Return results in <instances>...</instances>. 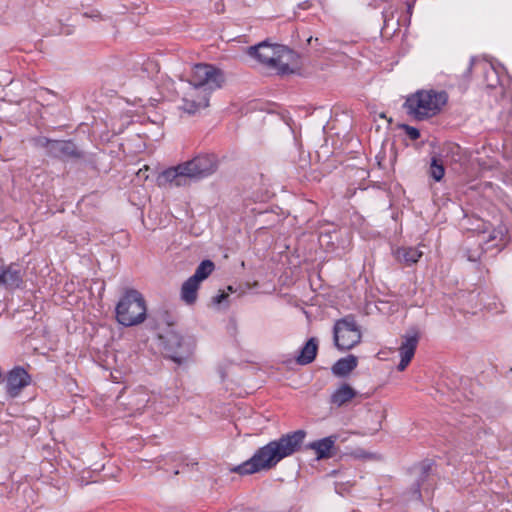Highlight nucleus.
Segmentation results:
<instances>
[{
  "instance_id": "obj_1",
  "label": "nucleus",
  "mask_w": 512,
  "mask_h": 512,
  "mask_svg": "<svg viewBox=\"0 0 512 512\" xmlns=\"http://www.w3.org/2000/svg\"><path fill=\"white\" fill-rule=\"evenodd\" d=\"M305 436L306 433L303 430L282 435L257 449L250 459L235 466L231 471L239 475H251L271 470L284 458L299 451Z\"/></svg>"
},
{
  "instance_id": "obj_2",
  "label": "nucleus",
  "mask_w": 512,
  "mask_h": 512,
  "mask_svg": "<svg viewBox=\"0 0 512 512\" xmlns=\"http://www.w3.org/2000/svg\"><path fill=\"white\" fill-rule=\"evenodd\" d=\"M223 74L209 64H197L193 67L189 85L184 92L181 108L188 114H195L209 105L212 91L221 87Z\"/></svg>"
},
{
  "instance_id": "obj_3",
  "label": "nucleus",
  "mask_w": 512,
  "mask_h": 512,
  "mask_svg": "<svg viewBox=\"0 0 512 512\" xmlns=\"http://www.w3.org/2000/svg\"><path fill=\"white\" fill-rule=\"evenodd\" d=\"M248 54L258 59L268 68L276 70L278 74L285 75L294 72L290 68V64L294 60L295 54L284 45L270 44L263 41L249 47Z\"/></svg>"
},
{
  "instance_id": "obj_4",
  "label": "nucleus",
  "mask_w": 512,
  "mask_h": 512,
  "mask_svg": "<svg viewBox=\"0 0 512 512\" xmlns=\"http://www.w3.org/2000/svg\"><path fill=\"white\" fill-rule=\"evenodd\" d=\"M117 322L125 327H132L144 322L147 307L144 297L135 289H129L120 298L115 308Z\"/></svg>"
},
{
  "instance_id": "obj_5",
  "label": "nucleus",
  "mask_w": 512,
  "mask_h": 512,
  "mask_svg": "<svg viewBox=\"0 0 512 512\" xmlns=\"http://www.w3.org/2000/svg\"><path fill=\"white\" fill-rule=\"evenodd\" d=\"M446 102L445 92L419 91L406 99L404 107L410 116L423 120L436 115Z\"/></svg>"
},
{
  "instance_id": "obj_6",
  "label": "nucleus",
  "mask_w": 512,
  "mask_h": 512,
  "mask_svg": "<svg viewBox=\"0 0 512 512\" xmlns=\"http://www.w3.org/2000/svg\"><path fill=\"white\" fill-rule=\"evenodd\" d=\"M159 339L165 355L177 364L186 362L193 354L194 340L190 337H183L172 329L165 334H160Z\"/></svg>"
},
{
  "instance_id": "obj_7",
  "label": "nucleus",
  "mask_w": 512,
  "mask_h": 512,
  "mask_svg": "<svg viewBox=\"0 0 512 512\" xmlns=\"http://www.w3.org/2000/svg\"><path fill=\"white\" fill-rule=\"evenodd\" d=\"M334 343L339 350H350L361 341V331L354 316L339 319L333 328Z\"/></svg>"
},
{
  "instance_id": "obj_8",
  "label": "nucleus",
  "mask_w": 512,
  "mask_h": 512,
  "mask_svg": "<svg viewBox=\"0 0 512 512\" xmlns=\"http://www.w3.org/2000/svg\"><path fill=\"white\" fill-rule=\"evenodd\" d=\"M162 178L177 187L185 186L190 180L205 178L196 159L181 163L176 167H171L162 173Z\"/></svg>"
},
{
  "instance_id": "obj_9",
  "label": "nucleus",
  "mask_w": 512,
  "mask_h": 512,
  "mask_svg": "<svg viewBox=\"0 0 512 512\" xmlns=\"http://www.w3.org/2000/svg\"><path fill=\"white\" fill-rule=\"evenodd\" d=\"M37 144L46 148V152L49 156L61 160H77L84 156L83 152L71 140H50L42 137L37 140Z\"/></svg>"
},
{
  "instance_id": "obj_10",
  "label": "nucleus",
  "mask_w": 512,
  "mask_h": 512,
  "mask_svg": "<svg viewBox=\"0 0 512 512\" xmlns=\"http://www.w3.org/2000/svg\"><path fill=\"white\" fill-rule=\"evenodd\" d=\"M433 463L424 461L417 467V481L412 485L411 489L404 493L406 501L421 500V487L427 490L432 486L431 472Z\"/></svg>"
},
{
  "instance_id": "obj_11",
  "label": "nucleus",
  "mask_w": 512,
  "mask_h": 512,
  "mask_svg": "<svg viewBox=\"0 0 512 512\" xmlns=\"http://www.w3.org/2000/svg\"><path fill=\"white\" fill-rule=\"evenodd\" d=\"M419 338V331L415 328L408 330L402 336V342L399 347V354L401 359L397 366L399 371H404L411 362L412 358L414 357Z\"/></svg>"
},
{
  "instance_id": "obj_12",
  "label": "nucleus",
  "mask_w": 512,
  "mask_h": 512,
  "mask_svg": "<svg viewBox=\"0 0 512 512\" xmlns=\"http://www.w3.org/2000/svg\"><path fill=\"white\" fill-rule=\"evenodd\" d=\"M4 382L7 394L15 398L30 384L31 377L24 368L17 366L6 374Z\"/></svg>"
},
{
  "instance_id": "obj_13",
  "label": "nucleus",
  "mask_w": 512,
  "mask_h": 512,
  "mask_svg": "<svg viewBox=\"0 0 512 512\" xmlns=\"http://www.w3.org/2000/svg\"><path fill=\"white\" fill-rule=\"evenodd\" d=\"M23 282L22 268L18 264L3 266V272L0 278V286L15 289L19 288Z\"/></svg>"
},
{
  "instance_id": "obj_14",
  "label": "nucleus",
  "mask_w": 512,
  "mask_h": 512,
  "mask_svg": "<svg viewBox=\"0 0 512 512\" xmlns=\"http://www.w3.org/2000/svg\"><path fill=\"white\" fill-rule=\"evenodd\" d=\"M337 439V435H330L311 442L309 448L315 451L317 459H327L335 454V443Z\"/></svg>"
},
{
  "instance_id": "obj_15",
  "label": "nucleus",
  "mask_w": 512,
  "mask_h": 512,
  "mask_svg": "<svg viewBox=\"0 0 512 512\" xmlns=\"http://www.w3.org/2000/svg\"><path fill=\"white\" fill-rule=\"evenodd\" d=\"M396 261L405 266H412L423 256V252L417 247H398L393 250Z\"/></svg>"
},
{
  "instance_id": "obj_16",
  "label": "nucleus",
  "mask_w": 512,
  "mask_h": 512,
  "mask_svg": "<svg viewBox=\"0 0 512 512\" xmlns=\"http://www.w3.org/2000/svg\"><path fill=\"white\" fill-rule=\"evenodd\" d=\"M358 364V359L354 355L339 359L333 366L332 372L335 376L344 377L352 372Z\"/></svg>"
},
{
  "instance_id": "obj_17",
  "label": "nucleus",
  "mask_w": 512,
  "mask_h": 512,
  "mask_svg": "<svg viewBox=\"0 0 512 512\" xmlns=\"http://www.w3.org/2000/svg\"><path fill=\"white\" fill-rule=\"evenodd\" d=\"M318 351V340L314 337L310 338L300 351L296 361L300 365H307L311 363Z\"/></svg>"
},
{
  "instance_id": "obj_18",
  "label": "nucleus",
  "mask_w": 512,
  "mask_h": 512,
  "mask_svg": "<svg viewBox=\"0 0 512 512\" xmlns=\"http://www.w3.org/2000/svg\"><path fill=\"white\" fill-rule=\"evenodd\" d=\"M152 398H154L153 395H151L147 390L140 389L130 396L128 405L133 411L141 412L151 402Z\"/></svg>"
},
{
  "instance_id": "obj_19",
  "label": "nucleus",
  "mask_w": 512,
  "mask_h": 512,
  "mask_svg": "<svg viewBox=\"0 0 512 512\" xmlns=\"http://www.w3.org/2000/svg\"><path fill=\"white\" fill-rule=\"evenodd\" d=\"M357 392L348 384H342L332 395H331V403L341 407L354 397H356Z\"/></svg>"
},
{
  "instance_id": "obj_20",
  "label": "nucleus",
  "mask_w": 512,
  "mask_h": 512,
  "mask_svg": "<svg viewBox=\"0 0 512 512\" xmlns=\"http://www.w3.org/2000/svg\"><path fill=\"white\" fill-rule=\"evenodd\" d=\"M200 282L189 277L181 287V299L188 305L194 304L197 300V291Z\"/></svg>"
},
{
  "instance_id": "obj_21",
  "label": "nucleus",
  "mask_w": 512,
  "mask_h": 512,
  "mask_svg": "<svg viewBox=\"0 0 512 512\" xmlns=\"http://www.w3.org/2000/svg\"><path fill=\"white\" fill-rule=\"evenodd\" d=\"M195 159L205 177L210 176L216 172L218 168V162L215 155H198L195 157Z\"/></svg>"
},
{
  "instance_id": "obj_22",
  "label": "nucleus",
  "mask_w": 512,
  "mask_h": 512,
  "mask_svg": "<svg viewBox=\"0 0 512 512\" xmlns=\"http://www.w3.org/2000/svg\"><path fill=\"white\" fill-rule=\"evenodd\" d=\"M214 269L215 265L211 260H203L191 277L201 283L211 275Z\"/></svg>"
},
{
  "instance_id": "obj_23",
  "label": "nucleus",
  "mask_w": 512,
  "mask_h": 512,
  "mask_svg": "<svg viewBox=\"0 0 512 512\" xmlns=\"http://www.w3.org/2000/svg\"><path fill=\"white\" fill-rule=\"evenodd\" d=\"M428 175L435 181L439 182L445 175V168L443 163L436 157L431 159V163L428 169Z\"/></svg>"
},
{
  "instance_id": "obj_24",
  "label": "nucleus",
  "mask_w": 512,
  "mask_h": 512,
  "mask_svg": "<svg viewBox=\"0 0 512 512\" xmlns=\"http://www.w3.org/2000/svg\"><path fill=\"white\" fill-rule=\"evenodd\" d=\"M141 70L144 74H146L148 77L158 73L159 71V65L157 62L151 59L143 60L141 63Z\"/></svg>"
},
{
  "instance_id": "obj_25",
  "label": "nucleus",
  "mask_w": 512,
  "mask_h": 512,
  "mask_svg": "<svg viewBox=\"0 0 512 512\" xmlns=\"http://www.w3.org/2000/svg\"><path fill=\"white\" fill-rule=\"evenodd\" d=\"M402 128L404 129L406 135L411 140H417L420 137V132L417 128L409 126V125H403Z\"/></svg>"
},
{
  "instance_id": "obj_26",
  "label": "nucleus",
  "mask_w": 512,
  "mask_h": 512,
  "mask_svg": "<svg viewBox=\"0 0 512 512\" xmlns=\"http://www.w3.org/2000/svg\"><path fill=\"white\" fill-rule=\"evenodd\" d=\"M498 237H500V241L503 240V233L502 231H496V230H493L489 236H488V239L486 241V244H489V243H492L494 242Z\"/></svg>"
},
{
  "instance_id": "obj_27",
  "label": "nucleus",
  "mask_w": 512,
  "mask_h": 512,
  "mask_svg": "<svg viewBox=\"0 0 512 512\" xmlns=\"http://www.w3.org/2000/svg\"><path fill=\"white\" fill-rule=\"evenodd\" d=\"M227 297H228V294L225 291H220L219 294L213 298V302L215 304H221L222 302H224L226 300Z\"/></svg>"
},
{
  "instance_id": "obj_28",
  "label": "nucleus",
  "mask_w": 512,
  "mask_h": 512,
  "mask_svg": "<svg viewBox=\"0 0 512 512\" xmlns=\"http://www.w3.org/2000/svg\"><path fill=\"white\" fill-rule=\"evenodd\" d=\"M491 246L499 247L500 244L499 243H495V244H492Z\"/></svg>"
},
{
  "instance_id": "obj_29",
  "label": "nucleus",
  "mask_w": 512,
  "mask_h": 512,
  "mask_svg": "<svg viewBox=\"0 0 512 512\" xmlns=\"http://www.w3.org/2000/svg\"><path fill=\"white\" fill-rule=\"evenodd\" d=\"M472 66H473V61L471 60L470 65H469V69H471Z\"/></svg>"
},
{
  "instance_id": "obj_30",
  "label": "nucleus",
  "mask_w": 512,
  "mask_h": 512,
  "mask_svg": "<svg viewBox=\"0 0 512 512\" xmlns=\"http://www.w3.org/2000/svg\"><path fill=\"white\" fill-rule=\"evenodd\" d=\"M84 16L86 17H92L91 15H89L88 13H84Z\"/></svg>"
}]
</instances>
